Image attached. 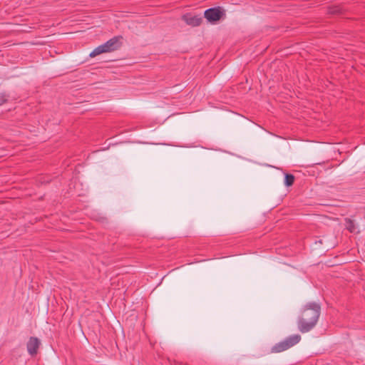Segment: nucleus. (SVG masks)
<instances>
[{"label": "nucleus", "mask_w": 365, "mask_h": 365, "mask_svg": "<svg viewBox=\"0 0 365 365\" xmlns=\"http://www.w3.org/2000/svg\"><path fill=\"white\" fill-rule=\"evenodd\" d=\"M301 340V336L298 334L290 335L284 340L275 344L271 349L272 353H279L289 349Z\"/></svg>", "instance_id": "f03ea898"}, {"label": "nucleus", "mask_w": 365, "mask_h": 365, "mask_svg": "<svg viewBox=\"0 0 365 365\" xmlns=\"http://www.w3.org/2000/svg\"><path fill=\"white\" fill-rule=\"evenodd\" d=\"M182 20L191 26H198L202 22V18L200 15L192 16L189 14L183 15Z\"/></svg>", "instance_id": "39448f33"}, {"label": "nucleus", "mask_w": 365, "mask_h": 365, "mask_svg": "<svg viewBox=\"0 0 365 365\" xmlns=\"http://www.w3.org/2000/svg\"><path fill=\"white\" fill-rule=\"evenodd\" d=\"M123 38L122 36H115L103 43L106 52H112L119 49L123 45Z\"/></svg>", "instance_id": "20e7f679"}, {"label": "nucleus", "mask_w": 365, "mask_h": 365, "mask_svg": "<svg viewBox=\"0 0 365 365\" xmlns=\"http://www.w3.org/2000/svg\"><path fill=\"white\" fill-rule=\"evenodd\" d=\"M225 11L220 6L207 9L204 12V17L211 24H215L225 16Z\"/></svg>", "instance_id": "7ed1b4c3"}, {"label": "nucleus", "mask_w": 365, "mask_h": 365, "mask_svg": "<svg viewBox=\"0 0 365 365\" xmlns=\"http://www.w3.org/2000/svg\"><path fill=\"white\" fill-rule=\"evenodd\" d=\"M321 305L316 302H309L301 309L297 324L301 333L312 331L317 324L321 315Z\"/></svg>", "instance_id": "f257e3e1"}, {"label": "nucleus", "mask_w": 365, "mask_h": 365, "mask_svg": "<svg viewBox=\"0 0 365 365\" xmlns=\"http://www.w3.org/2000/svg\"><path fill=\"white\" fill-rule=\"evenodd\" d=\"M294 176L292 174L286 173L284 175V185L287 187L292 186L294 182Z\"/></svg>", "instance_id": "6e6552de"}, {"label": "nucleus", "mask_w": 365, "mask_h": 365, "mask_svg": "<svg viewBox=\"0 0 365 365\" xmlns=\"http://www.w3.org/2000/svg\"><path fill=\"white\" fill-rule=\"evenodd\" d=\"M40 345V341L38 338L31 336L27 342V351L31 355L34 356L37 354L38 349Z\"/></svg>", "instance_id": "423d86ee"}, {"label": "nucleus", "mask_w": 365, "mask_h": 365, "mask_svg": "<svg viewBox=\"0 0 365 365\" xmlns=\"http://www.w3.org/2000/svg\"><path fill=\"white\" fill-rule=\"evenodd\" d=\"M9 98V96L6 93H5V92L1 93H0V106L6 103L8 101Z\"/></svg>", "instance_id": "1a4fd4ad"}, {"label": "nucleus", "mask_w": 365, "mask_h": 365, "mask_svg": "<svg viewBox=\"0 0 365 365\" xmlns=\"http://www.w3.org/2000/svg\"><path fill=\"white\" fill-rule=\"evenodd\" d=\"M106 53L103 44L96 47L90 54L89 56L93 58L101 53Z\"/></svg>", "instance_id": "0eeeda50"}, {"label": "nucleus", "mask_w": 365, "mask_h": 365, "mask_svg": "<svg viewBox=\"0 0 365 365\" xmlns=\"http://www.w3.org/2000/svg\"><path fill=\"white\" fill-rule=\"evenodd\" d=\"M346 229L350 232H355L356 227H355V225H354V222L352 220H349L346 222Z\"/></svg>", "instance_id": "9d476101"}]
</instances>
